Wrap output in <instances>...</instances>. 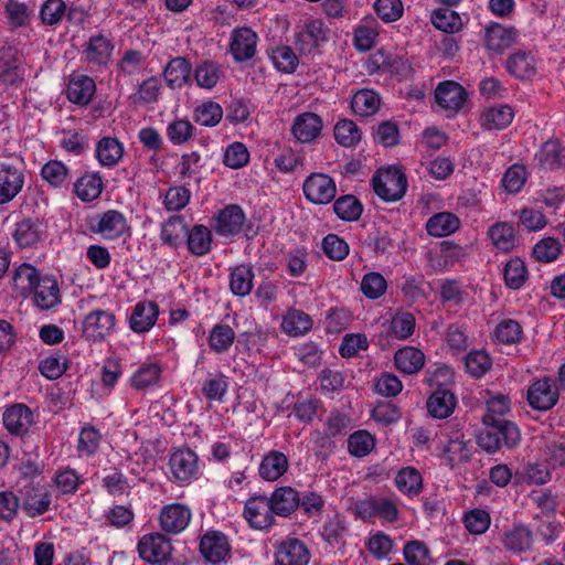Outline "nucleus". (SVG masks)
Masks as SVG:
<instances>
[{
    "label": "nucleus",
    "mask_w": 565,
    "mask_h": 565,
    "mask_svg": "<svg viewBox=\"0 0 565 565\" xmlns=\"http://www.w3.org/2000/svg\"><path fill=\"white\" fill-rule=\"evenodd\" d=\"M467 90L455 81H445L435 89V100L445 110L458 113L467 102Z\"/></svg>",
    "instance_id": "13"
},
{
    "label": "nucleus",
    "mask_w": 565,
    "mask_h": 565,
    "mask_svg": "<svg viewBox=\"0 0 565 565\" xmlns=\"http://www.w3.org/2000/svg\"><path fill=\"white\" fill-rule=\"evenodd\" d=\"M561 252L562 247L556 238L545 237L534 245L532 255L539 262L551 263L559 256Z\"/></svg>",
    "instance_id": "58"
},
{
    "label": "nucleus",
    "mask_w": 565,
    "mask_h": 565,
    "mask_svg": "<svg viewBox=\"0 0 565 565\" xmlns=\"http://www.w3.org/2000/svg\"><path fill=\"white\" fill-rule=\"evenodd\" d=\"M32 292L35 305L43 310H49L60 302V288L52 277H43Z\"/></svg>",
    "instance_id": "33"
},
{
    "label": "nucleus",
    "mask_w": 565,
    "mask_h": 565,
    "mask_svg": "<svg viewBox=\"0 0 565 565\" xmlns=\"http://www.w3.org/2000/svg\"><path fill=\"white\" fill-rule=\"evenodd\" d=\"M76 195L85 202L97 199L103 191V180L98 173H86L74 183Z\"/></svg>",
    "instance_id": "39"
},
{
    "label": "nucleus",
    "mask_w": 565,
    "mask_h": 565,
    "mask_svg": "<svg viewBox=\"0 0 565 565\" xmlns=\"http://www.w3.org/2000/svg\"><path fill=\"white\" fill-rule=\"evenodd\" d=\"M159 315V308L156 302L143 301L136 305L130 319V328L135 332H147L156 323Z\"/></svg>",
    "instance_id": "24"
},
{
    "label": "nucleus",
    "mask_w": 565,
    "mask_h": 565,
    "mask_svg": "<svg viewBox=\"0 0 565 565\" xmlns=\"http://www.w3.org/2000/svg\"><path fill=\"white\" fill-rule=\"evenodd\" d=\"M373 190L382 200L395 202L403 198L407 189L406 175L396 168L379 170L372 178Z\"/></svg>",
    "instance_id": "2"
},
{
    "label": "nucleus",
    "mask_w": 565,
    "mask_h": 565,
    "mask_svg": "<svg viewBox=\"0 0 565 565\" xmlns=\"http://www.w3.org/2000/svg\"><path fill=\"white\" fill-rule=\"evenodd\" d=\"M115 326V316L106 310H94L89 312L83 322V333L86 339L99 342L103 341Z\"/></svg>",
    "instance_id": "12"
},
{
    "label": "nucleus",
    "mask_w": 565,
    "mask_h": 565,
    "mask_svg": "<svg viewBox=\"0 0 565 565\" xmlns=\"http://www.w3.org/2000/svg\"><path fill=\"white\" fill-rule=\"evenodd\" d=\"M95 154L104 167H115L124 156V146L115 137L105 136L96 145Z\"/></svg>",
    "instance_id": "30"
},
{
    "label": "nucleus",
    "mask_w": 565,
    "mask_h": 565,
    "mask_svg": "<svg viewBox=\"0 0 565 565\" xmlns=\"http://www.w3.org/2000/svg\"><path fill=\"white\" fill-rule=\"evenodd\" d=\"M186 234V224L181 216H171L161 228L160 237L169 246H178L181 237Z\"/></svg>",
    "instance_id": "55"
},
{
    "label": "nucleus",
    "mask_w": 565,
    "mask_h": 565,
    "mask_svg": "<svg viewBox=\"0 0 565 565\" xmlns=\"http://www.w3.org/2000/svg\"><path fill=\"white\" fill-rule=\"evenodd\" d=\"M228 390V382L223 374L210 375L202 385V393L209 401L222 402Z\"/></svg>",
    "instance_id": "61"
},
{
    "label": "nucleus",
    "mask_w": 565,
    "mask_h": 565,
    "mask_svg": "<svg viewBox=\"0 0 565 565\" xmlns=\"http://www.w3.org/2000/svg\"><path fill=\"white\" fill-rule=\"evenodd\" d=\"M381 106V97L373 89H361L354 94L351 108L355 115L369 117L374 115Z\"/></svg>",
    "instance_id": "37"
},
{
    "label": "nucleus",
    "mask_w": 565,
    "mask_h": 565,
    "mask_svg": "<svg viewBox=\"0 0 565 565\" xmlns=\"http://www.w3.org/2000/svg\"><path fill=\"white\" fill-rule=\"evenodd\" d=\"M230 551L227 537L223 532H205L201 537L200 552L212 564L224 562Z\"/></svg>",
    "instance_id": "16"
},
{
    "label": "nucleus",
    "mask_w": 565,
    "mask_h": 565,
    "mask_svg": "<svg viewBox=\"0 0 565 565\" xmlns=\"http://www.w3.org/2000/svg\"><path fill=\"white\" fill-rule=\"evenodd\" d=\"M161 369L156 363H148L140 366L131 376V386L136 390H145L158 383Z\"/></svg>",
    "instance_id": "53"
},
{
    "label": "nucleus",
    "mask_w": 565,
    "mask_h": 565,
    "mask_svg": "<svg viewBox=\"0 0 565 565\" xmlns=\"http://www.w3.org/2000/svg\"><path fill=\"white\" fill-rule=\"evenodd\" d=\"M169 467L173 478L181 483H190L200 476L199 458L190 448L174 451L169 459Z\"/></svg>",
    "instance_id": "5"
},
{
    "label": "nucleus",
    "mask_w": 565,
    "mask_h": 565,
    "mask_svg": "<svg viewBox=\"0 0 565 565\" xmlns=\"http://www.w3.org/2000/svg\"><path fill=\"white\" fill-rule=\"evenodd\" d=\"M534 161L545 170L565 168V148L557 140H547L535 153Z\"/></svg>",
    "instance_id": "19"
},
{
    "label": "nucleus",
    "mask_w": 565,
    "mask_h": 565,
    "mask_svg": "<svg viewBox=\"0 0 565 565\" xmlns=\"http://www.w3.org/2000/svg\"><path fill=\"white\" fill-rule=\"evenodd\" d=\"M503 277L507 287L518 290L527 279V269L519 257L510 259L503 268Z\"/></svg>",
    "instance_id": "49"
},
{
    "label": "nucleus",
    "mask_w": 565,
    "mask_h": 565,
    "mask_svg": "<svg viewBox=\"0 0 565 565\" xmlns=\"http://www.w3.org/2000/svg\"><path fill=\"white\" fill-rule=\"evenodd\" d=\"M33 424V413L24 404H14L3 413V425L10 434L24 436Z\"/></svg>",
    "instance_id": "17"
},
{
    "label": "nucleus",
    "mask_w": 565,
    "mask_h": 565,
    "mask_svg": "<svg viewBox=\"0 0 565 565\" xmlns=\"http://www.w3.org/2000/svg\"><path fill=\"white\" fill-rule=\"evenodd\" d=\"M191 520V511L180 503L166 505L160 513L161 530L182 531L185 530Z\"/></svg>",
    "instance_id": "21"
},
{
    "label": "nucleus",
    "mask_w": 565,
    "mask_h": 565,
    "mask_svg": "<svg viewBox=\"0 0 565 565\" xmlns=\"http://www.w3.org/2000/svg\"><path fill=\"white\" fill-rule=\"evenodd\" d=\"M444 454L447 455L448 461L454 465L458 462H466L471 457V451L468 443L463 439V435L456 431L454 436H450L445 444Z\"/></svg>",
    "instance_id": "45"
},
{
    "label": "nucleus",
    "mask_w": 565,
    "mask_h": 565,
    "mask_svg": "<svg viewBox=\"0 0 565 565\" xmlns=\"http://www.w3.org/2000/svg\"><path fill=\"white\" fill-rule=\"evenodd\" d=\"M395 484L401 492L409 497L418 495L423 489V478L416 468L404 467L397 472Z\"/></svg>",
    "instance_id": "41"
},
{
    "label": "nucleus",
    "mask_w": 565,
    "mask_h": 565,
    "mask_svg": "<svg viewBox=\"0 0 565 565\" xmlns=\"http://www.w3.org/2000/svg\"><path fill=\"white\" fill-rule=\"evenodd\" d=\"M42 178L55 188H61L70 180L68 168L57 160L46 162L41 170Z\"/></svg>",
    "instance_id": "56"
},
{
    "label": "nucleus",
    "mask_w": 565,
    "mask_h": 565,
    "mask_svg": "<svg viewBox=\"0 0 565 565\" xmlns=\"http://www.w3.org/2000/svg\"><path fill=\"white\" fill-rule=\"evenodd\" d=\"M415 324L411 312H397L391 320L388 333L397 340H406L414 333Z\"/></svg>",
    "instance_id": "52"
},
{
    "label": "nucleus",
    "mask_w": 565,
    "mask_h": 565,
    "mask_svg": "<svg viewBox=\"0 0 565 565\" xmlns=\"http://www.w3.org/2000/svg\"><path fill=\"white\" fill-rule=\"evenodd\" d=\"M484 428L476 437L477 445L488 454H495L502 448L514 449L521 441V431L512 422L492 415L482 418Z\"/></svg>",
    "instance_id": "1"
},
{
    "label": "nucleus",
    "mask_w": 565,
    "mask_h": 565,
    "mask_svg": "<svg viewBox=\"0 0 565 565\" xmlns=\"http://www.w3.org/2000/svg\"><path fill=\"white\" fill-rule=\"evenodd\" d=\"M42 278L39 271L31 264H21L13 274L12 285L21 295L32 292Z\"/></svg>",
    "instance_id": "40"
},
{
    "label": "nucleus",
    "mask_w": 565,
    "mask_h": 565,
    "mask_svg": "<svg viewBox=\"0 0 565 565\" xmlns=\"http://www.w3.org/2000/svg\"><path fill=\"white\" fill-rule=\"evenodd\" d=\"M374 446L375 439L366 430H358L348 438V450L352 456L358 458L369 455Z\"/></svg>",
    "instance_id": "54"
},
{
    "label": "nucleus",
    "mask_w": 565,
    "mask_h": 565,
    "mask_svg": "<svg viewBox=\"0 0 565 565\" xmlns=\"http://www.w3.org/2000/svg\"><path fill=\"white\" fill-rule=\"evenodd\" d=\"M243 514L255 530H267L274 525V509L266 495L249 498L244 504Z\"/></svg>",
    "instance_id": "9"
},
{
    "label": "nucleus",
    "mask_w": 565,
    "mask_h": 565,
    "mask_svg": "<svg viewBox=\"0 0 565 565\" xmlns=\"http://www.w3.org/2000/svg\"><path fill=\"white\" fill-rule=\"evenodd\" d=\"M254 271L249 265L243 264L231 269L230 289L238 297L250 294L253 289Z\"/></svg>",
    "instance_id": "36"
},
{
    "label": "nucleus",
    "mask_w": 565,
    "mask_h": 565,
    "mask_svg": "<svg viewBox=\"0 0 565 565\" xmlns=\"http://www.w3.org/2000/svg\"><path fill=\"white\" fill-rule=\"evenodd\" d=\"M146 56L142 52L134 49L126 50L117 64L119 74L125 76L135 75L142 70Z\"/></svg>",
    "instance_id": "62"
},
{
    "label": "nucleus",
    "mask_w": 565,
    "mask_h": 565,
    "mask_svg": "<svg viewBox=\"0 0 565 565\" xmlns=\"http://www.w3.org/2000/svg\"><path fill=\"white\" fill-rule=\"evenodd\" d=\"M306 199L313 204H328L337 194L334 180L324 173L313 172L302 184Z\"/></svg>",
    "instance_id": "4"
},
{
    "label": "nucleus",
    "mask_w": 565,
    "mask_h": 565,
    "mask_svg": "<svg viewBox=\"0 0 565 565\" xmlns=\"http://www.w3.org/2000/svg\"><path fill=\"white\" fill-rule=\"evenodd\" d=\"M373 8L376 15L385 23L395 22L403 15L401 0H376Z\"/></svg>",
    "instance_id": "63"
},
{
    "label": "nucleus",
    "mask_w": 565,
    "mask_h": 565,
    "mask_svg": "<svg viewBox=\"0 0 565 565\" xmlns=\"http://www.w3.org/2000/svg\"><path fill=\"white\" fill-rule=\"evenodd\" d=\"M22 504L21 509L30 518H35L45 513L51 504V492L46 487L41 484L24 486L21 491Z\"/></svg>",
    "instance_id": "11"
},
{
    "label": "nucleus",
    "mask_w": 565,
    "mask_h": 565,
    "mask_svg": "<svg viewBox=\"0 0 565 565\" xmlns=\"http://www.w3.org/2000/svg\"><path fill=\"white\" fill-rule=\"evenodd\" d=\"M288 467L289 461L284 452L270 450L263 457L258 471L262 479L276 481L287 472Z\"/></svg>",
    "instance_id": "23"
},
{
    "label": "nucleus",
    "mask_w": 565,
    "mask_h": 565,
    "mask_svg": "<svg viewBox=\"0 0 565 565\" xmlns=\"http://www.w3.org/2000/svg\"><path fill=\"white\" fill-rule=\"evenodd\" d=\"M330 30L319 19L306 22L303 29L296 34L295 45L300 54L309 55L322 43L329 41Z\"/></svg>",
    "instance_id": "6"
},
{
    "label": "nucleus",
    "mask_w": 565,
    "mask_h": 565,
    "mask_svg": "<svg viewBox=\"0 0 565 565\" xmlns=\"http://www.w3.org/2000/svg\"><path fill=\"white\" fill-rule=\"evenodd\" d=\"M192 66L185 57L172 58L163 70L168 86L172 89L181 88L190 79Z\"/></svg>",
    "instance_id": "32"
},
{
    "label": "nucleus",
    "mask_w": 565,
    "mask_h": 565,
    "mask_svg": "<svg viewBox=\"0 0 565 565\" xmlns=\"http://www.w3.org/2000/svg\"><path fill=\"white\" fill-rule=\"evenodd\" d=\"M360 288L366 298L377 299L385 294L387 284L383 275L371 271L364 275Z\"/></svg>",
    "instance_id": "59"
},
{
    "label": "nucleus",
    "mask_w": 565,
    "mask_h": 565,
    "mask_svg": "<svg viewBox=\"0 0 565 565\" xmlns=\"http://www.w3.org/2000/svg\"><path fill=\"white\" fill-rule=\"evenodd\" d=\"M235 340L234 330L224 323L215 324L209 337V345L216 353L228 351Z\"/></svg>",
    "instance_id": "47"
},
{
    "label": "nucleus",
    "mask_w": 565,
    "mask_h": 565,
    "mask_svg": "<svg viewBox=\"0 0 565 565\" xmlns=\"http://www.w3.org/2000/svg\"><path fill=\"white\" fill-rule=\"evenodd\" d=\"M223 118V109L220 104L207 100L195 107L193 119L196 124L204 127H214Z\"/></svg>",
    "instance_id": "48"
},
{
    "label": "nucleus",
    "mask_w": 565,
    "mask_h": 565,
    "mask_svg": "<svg viewBox=\"0 0 565 565\" xmlns=\"http://www.w3.org/2000/svg\"><path fill=\"white\" fill-rule=\"evenodd\" d=\"M394 362L398 371L404 374L413 375L423 369L425 355L415 347H405L395 352Z\"/></svg>",
    "instance_id": "29"
},
{
    "label": "nucleus",
    "mask_w": 565,
    "mask_h": 565,
    "mask_svg": "<svg viewBox=\"0 0 565 565\" xmlns=\"http://www.w3.org/2000/svg\"><path fill=\"white\" fill-rule=\"evenodd\" d=\"M309 561L306 544L298 539H288L277 546L274 565H308Z\"/></svg>",
    "instance_id": "15"
},
{
    "label": "nucleus",
    "mask_w": 565,
    "mask_h": 565,
    "mask_svg": "<svg viewBox=\"0 0 565 565\" xmlns=\"http://www.w3.org/2000/svg\"><path fill=\"white\" fill-rule=\"evenodd\" d=\"M397 230L392 231H380L377 230L373 234H370L366 238V244L376 254H385L395 247V241L397 237Z\"/></svg>",
    "instance_id": "60"
},
{
    "label": "nucleus",
    "mask_w": 565,
    "mask_h": 565,
    "mask_svg": "<svg viewBox=\"0 0 565 565\" xmlns=\"http://www.w3.org/2000/svg\"><path fill=\"white\" fill-rule=\"evenodd\" d=\"M508 72L520 79H530L536 73V62L531 52L518 51L505 63Z\"/></svg>",
    "instance_id": "28"
},
{
    "label": "nucleus",
    "mask_w": 565,
    "mask_h": 565,
    "mask_svg": "<svg viewBox=\"0 0 565 565\" xmlns=\"http://www.w3.org/2000/svg\"><path fill=\"white\" fill-rule=\"evenodd\" d=\"M258 36L250 28H238L231 34L230 51L235 62H245L254 57Z\"/></svg>",
    "instance_id": "14"
},
{
    "label": "nucleus",
    "mask_w": 565,
    "mask_h": 565,
    "mask_svg": "<svg viewBox=\"0 0 565 565\" xmlns=\"http://www.w3.org/2000/svg\"><path fill=\"white\" fill-rule=\"evenodd\" d=\"M333 211L343 221L352 222L360 218L363 206L358 198L348 194L340 196L333 203Z\"/></svg>",
    "instance_id": "46"
},
{
    "label": "nucleus",
    "mask_w": 565,
    "mask_h": 565,
    "mask_svg": "<svg viewBox=\"0 0 565 565\" xmlns=\"http://www.w3.org/2000/svg\"><path fill=\"white\" fill-rule=\"evenodd\" d=\"M494 337L498 342L503 344L516 343L521 340L522 327L515 320H503L497 326Z\"/></svg>",
    "instance_id": "64"
},
{
    "label": "nucleus",
    "mask_w": 565,
    "mask_h": 565,
    "mask_svg": "<svg viewBox=\"0 0 565 565\" xmlns=\"http://www.w3.org/2000/svg\"><path fill=\"white\" fill-rule=\"evenodd\" d=\"M274 513L278 516L287 518L299 508V492L291 487H280L269 497Z\"/></svg>",
    "instance_id": "22"
},
{
    "label": "nucleus",
    "mask_w": 565,
    "mask_h": 565,
    "mask_svg": "<svg viewBox=\"0 0 565 565\" xmlns=\"http://www.w3.org/2000/svg\"><path fill=\"white\" fill-rule=\"evenodd\" d=\"M558 387L550 377L535 381L527 390V402L532 408L537 411L553 408L558 401Z\"/></svg>",
    "instance_id": "10"
},
{
    "label": "nucleus",
    "mask_w": 565,
    "mask_h": 565,
    "mask_svg": "<svg viewBox=\"0 0 565 565\" xmlns=\"http://www.w3.org/2000/svg\"><path fill=\"white\" fill-rule=\"evenodd\" d=\"M270 57L277 70L288 74L294 73L299 64L292 49L286 45L274 49Z\"/></svg>",
    "instance_id": "57"
},
{
    "label": "nucleus",
    "mask_w": 565,
    "mask_h": 565,
    "mask_svg": "<svg viewBox=\"0 0 565 565\" xmlns=\"http://www.w3.org/2000/svg\"><path fill=\"white\" fill-rule=\"evenodd\" d=\"M516 36L515 28L493 23L486 29L484 42L488 50L501 52L514 44Z\"/></svg>",
    "instance_id": "20"
},
{
    "label": "nucleus",
    "mask_w": 565,
    "mask_h": 565,
    "mask_svg": "<svg viewBox=\"0 0 565 565\" xmlns=\"http://www.w3.org/2000/svg\"><path fill=\"white\" fill-rule=\"evenodd\" d=\"M430 21L434 26L446 33H456L462 29L460 15L450 8H440L431 12Z\"/></svg>",
    "instance_id": "44"
},
{
    "label": "nucleus",
    "mask_w": 565,
    "mask_h": 565,
    "mask_svg": "<svg viewBox=\"0 0 565 565\" xmlns=\"http://www.w3.org/2000/svg\"><path fill=\"white\" fill-rule=\"evenodd\" d=\"M114 45L106 36L98 34L89 39L85 50V58L95 65H106L110 58Z\"/></svg>",
    "instance_id": "34"
},
{
    "label": "nucleus",
    "mask_w": 565,
    "mask_h": 565,
    "mask_svg": "<svg viewBox=\"0 0 565 565\" xmlns=\"http://www.w3.org/2000/svg\"><path fill=\"white\" fill-rule=\"evenodd\" d=\"M460 226L459 218L450 212H440L428 218L426 230L429 235L444 237L455 233Z\"/></svg>",
    "instance_id": "35"
},
{
    "label": "nucleus",
    "mask_w": 565,
    "mask_h": 565,
    "mask_svg": "<svg viewBox=\"0 0 565 565\" xmlns=\"http://www.w3.org/2000/svg\"><path fill=\"white\" fill-rule=\"evenodd\" d=\"M24 169L21 164L0 163V204L11 202L23 189Z\"/></svg>",
    "instance_id": "7"
},
{
    "label": "nucleus",
    "mask_w": 565,
    "mask_h": 565,
    "mask_svg": "<svg viewBox=\"0 0 565 565\" xmlns=\"http://www.w3.org/2000/svg\"><path fill=\"white\" fill-rule=\"evenodd\" d=\"M457 398L455 394L443 387H438L427 399V411L435 418H446L455 409Z\"/></svg>",
    "instance_id": "26"
},
{
    "label": "nucleus",
    "mask_w": 565,
    "mask_h": 565,
    "mask_svg": "<svg viewBox=\"0 0 565 565\" xmlns=\"http://www.w3.org/2000/svg\"><path fill=\"white\" fill-rule=\"evenodd\" d=\"M188 247L196 256H203L211 250L212 234L209 227L204 225H194L190 231L186 230Z\"/></svg>",
    "instance_id": "42"
},
{
    "label": "nucleus",
    "mask_w": 565,
    "mask_h": 565,
    "mask_svg": "<svg viewBox=\"0 0 565 565\" xmlns=\"http://www.w3.org/2000/svg\"><path fill=\"white\" fill-rule=\"evenodd\" d=\"M43 234V224L39 218H24L17 224L13 238L21 248H25L40 242Z\"/></svg>",
    "instance_id": "27"
},
{
    "label": "nucleus",
    "mask_w": 565,
    "mask_h": 565,
    "mask_svg": "<svg viewBox=\"0 0 565 565\" xmlns=\"http://www.w3.org/2000/svg\"><path fill=\"white\" fill-rule=\"evenodd\" d=\"M96 90V85L93 78L81 75L74 76L70 79L66 95L70 102L77 105H87Z\"/></svg>",
    "instance_id": "31"
},
{
    "label": "nucleus",
    "mask_w": 565,
    "mask_h": 565,
    "mask_svg": "<svg viewBox=\"0 0 565 565\" xmlns=\"http://www.w3.org/2000/svg\"><path fill=\"white\" fill-rule=\"evenodd\" d=\"M140 557L148 563L167 561L172 552L170 539L160 532H149L138 543Z\"/></svg>",
    "instance_id": "8"
},
{
    "label": "nucleus",
    "mask_w": 565,
    "mask_h": 565,
    "mask_svg": "<svg viewBox=\"0 0 565 565\" xmlns=\"http://www.w3.org/2000/svg\"><path fill=\"white\" fill-rule=\"evenodd\" d=\"M312 327V320L310 317L298 310L288 312L281 322V329L284 332L290 335H300L308 332Z\"/></svg>",
    "instance_id": "51"
},
{
    "label": "nucleus",
    "mask_w": 565,
    "mask_h": 565,
    "mask_svg": "<svg viewBox=\"0 0 565 565\" xmlns=\"http://www.w3.org/2000/svg\"><path fill=\"white\" fill-rule=\"evenodd\" d=\"M126 216L117 210L97 214L89 221V230L105 239H117L129 231Z\"/></svg>",
    "instance_id": "3"
},
{
    "label": "nucleus",
    "mask_w": 565,
    "mask_h": 565,
    "mask_svg": "<svg viewBox=\"0 0 565 565\" xmlns=\"http://www.w3.org/2000/svg\"><path fill=\"white\" fill-rule=\"evenodd\" d=\"M492 244L500 250L509 252L515 246L514 227L508 222L493 224L488 232Z\"/></svg>",
    "instance_id": "43"
},
{
    "label": "nucleus",
    "mask_w": 565,
    "mask_h": 565,
    "mask_svg": "<svg viewBox=\"0 0 565 565\" xmlns=\"http://www.w3.org/2000/svg\"><path fill=\"white\" fill-rule=\"evenodd\" d=\"M322 120L313 113L298 115L292 125V134L300 142H310L321 132Z\"/></svg>",
    "instance_id": "25"
},
{
    "label": "nucleus",
    "mask_w": 565,
    "mask_h": 565,
    "mask_svg": "<svg viewBox=\"0 0 565 565\" xmlns=\"http://www.w3.org/2000/svg\"><path fill=\"white\" fill-rule=\"evenodd\" d=\"M334 138L342 147H355L361 140V131L350 119H342L334 126Z\"/></svg>",
    "instance_id": "50"
},
{
    "label": "nucleus",
    "mask_w": 565,
    "mask_h": 565,
    "mask_svg": "<svg viewBox=\"0 0 565 565\" xmlns=\"http://www.w3.org/2000/svg\"><path fill=\"white\" fill-rule=\"evenodd\" d=\"M244 221L242 207L231 204L218 212L214 230L221 236H234L241 232Z\"/></svg>",
    "instance_id": "18"
},
{
    "label": "nucleus",
    "mask_w": 565,
    "mask_h": 565,
    "mask_svg": "<svg viewBox=\"0 0 565 565\" xmlns=\"http://www.w3.org/2000/svg\"><path fill=\"white\" fill-rule=\"evenodd\" d=\"M513 109L508 106L491 107L486 109L480 117L482 127L488 130L503 129L508 127L513 119Z\"/></svg>",
    "instance_id": "38"
}]
</instances>
